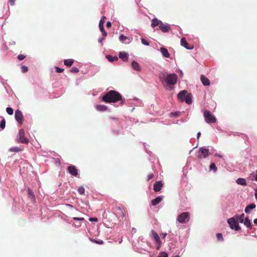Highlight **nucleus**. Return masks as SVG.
<instances>
[{
    "label": "nucleus",
    "instance_id": "nucleus-1",
    "mask_svg": "<svg viewBox=\"0 0 257 257\" xmlns=\"http://www.w3.org/2000/svg\"><path fill=\"white\" fill-rule=\"evenodd\" d=\"M102 100L106 103H115L120 101V104L124 103V100L122 99L121 95L115 90H110L102 97Z\"/></svg>",
    "mask_w": 257,
    "mask_h": 257
},
{
    "label": "nucleus",
    "instance_id": "nucleus-2",
    "mask_svg": "<svg viewBox=\"0 0 257 257\" xmlns=\"http://www.w3.org/2000/svg\"><path fill=\"white\" fill-rule=\"evenodd\" d=\"M160 79L164 86L171 87L177 83L178 76L175 73L166 74L164 73L160 77Z\"/></svg>",
    "mask_w": 257,
    "mask_h": 257
},
{
    "label": "nucleus",
    "instance_id": "nucleus-3",
    "mask_svg": "<svg viewBox=\"0 0 257 257\" xmlns=\"http://www.w3.org/2000/svg\"><path fill=\"white\" fill-rule=\"evenodd\" d=\"M190 219V213L188 212H184L178 216L177 221L181 223H187Z\"/></svg>",
    "mask_w": 257,
    "mask_h": 257
},
{
    "label": "nucleus",
    "instance_id": "nucleus-4",
    "mask_svg": "<svg viewBox=\"0 0 257 257\" xmlns=\"http://www.w3.org/2000/svg\"><path fill=\"white\" fill-rule=\"evenodd\" d=\"M203 115L205 121L208 123H215L216 122L215 117L212 115L209 110H205L203 113Z\"/></svg>",
    "mask_w": 257,
    "mask_h": 257
},
{
    "label": "nucleus",
    "instance_id": "nucleus-5",
    "mask_svg": "<svg viewBox=\"0 0 257 257\" xmlns=\"http://www.w3.org/2000/svg\"><path fill=\"white\" fill-rule=\"evenodd\" d=\"M209 155V152L208 149L201 148L198 151L197 157L199 159H202L207 158Z\"/></svg>",
    "mask_w": 257,
    "mask_h": 257
},
{
    "label": "nucleus",
    "instance_id": "nucleus-6",
    "mask_svg": "<svg viewBox=\"0 0 257 257\" xmlns=\"http://www.w3.org/2000/svg\"><path fill=\"white\" fill-rule=\"evenodd\" d=\"M18 137L19 142L21 143L28 144L29 142V140L25 136V131L24 129H21L19 131Z\"/></svg>",
    "mask_w": 257,
    "mask_h": 257
},
{
    "label": "nucleus",
    "instance_id": "nucleus-7",
    "mask_svg": "<svg viewBox=\"0 0 257 257\" xmlns=\"http://www.w3.org/2000/svg\"><path fill=\"white\" fill-rule=\"evenodd\" d=\"M227 222L231 229H235L237 231L240 230L241 228L239 227L238 222L234 218H230L228 219Z\"/></svg>",
    "mask_w": 257,
    "mask_h": 257
},
{
    "label": "nucleus",
    "instance_id": "nucleus-8",
    "mask_svg": "<svg viewBox=\"0 0 257 257\" xmlns=\"http://www.w3.org/2000/svg\"><path fill=\"white\" fill-rule=\"evenodd\" d=\"M115 214L118 218H123L125 217L126 214V211L122 206H117L115 208Z\"/></svg>",
    "mask_w": 257,
    "mask_h": 257
},
{
    "label": "nucleus",
    "instance_id": "nucleus-9",
    "mask_svg": "<svg viewBox=\"0 0 257 257\" xmlns=\"http://www.w3.org/2000/svg\"><path fill=\"white\" fill-rule=\"evenodd\" d=\"M15 118L20 124H22L23 123L24 117L21 110L17 109L16 111Z\"/></svg>",
    "mask_w": 257,
    "mask_h": 257
},
{
    "label": "nucleus",
    "instance_id": "nucleus-10",
    "mask_svg": "<svg viewBox=\"0 0 257 257\" xmlns=\"http://www.w3.org/2000/svg\"><path fill=\"white\" fill-rule=\"evenodd\" d=\"M68 172L73 176H77L78 175V170L74 166H69L67 168Z\"/></svg>",
    "mask_w": 257,
    "mask_h": 257
},
{
    "label": "nucleus",
    "instance_id": "nucleus-11",
    "mask_svg": "<svg viewBox=\"0 0 257 257\" xmlns=\"http://www.w3.org/2000/svg\"><path fill=\"white\" fill-rule=\"evenodd\" d=\"M163 186V184L161 181H157L154 184L153 189L155 192H159L161 190Z\"/></svg>",
    "mask_w": 257,
    "mask_h": 257
},
{
    "label": "nucleus",
    "instance_id": "nucleus-12",
    "mask_svg": "<svg viewBox=\"0 0 257 257\" xmlns=\"http://www.w3.org/2000/svg\"><path fill=\"white\" fill-rule=\"evenodd\" d=\"M119 40L120 42L124 44H129L131 40L129 37H127L123 34H121L119 37Z\"/></svg>",
    "mask_w": 257,
    "mask_h": 257
},
{
    "label": "nucleus",
    "instance_id": "nucleus-13",
    "mask_svg": "<svg viewBox=\"0 0 257 257\" xmlns=\"http://www.w3.org/2000/svg\"><path fill=\"white\" fill-rule=\"evenodd\" d=\"M181 44L182 46L184 47L185 48L191 50L193 48V46L192 45L189 46L185 38H182L181 40Z\"/></svg>",
    "mask_w": 257,
    "mask_h": 257
},
{
    "label": "nucleus",
    "instance_id": "nucleus-14",
    "mask_svg": "<svg viewBox=\"0 0 257 257\" xmlns=\"http://www.w3.org/2000/svg\"><path fill=\"white\" fill-rule=\"evenodd\" d=\"M159 28L164 33L168 32L170 30V27L169 25L164 24L163 23L160 25Z\"/></svg>",
    "mask_w": 257,
    "mask_h": 257
},
{
    "label": "nucleus",
    "instance_id": "nucleus-15",
    "mask_svg": "<svg viewBox=\"0 0 257 257\" xmlns=\"http://www.w3.org/2000/svg\"><path fill=\"white\" fill-rule=\"evenodd\" d=\"M187 91L185 90L180 91L178 94V98L182 102L184 101L185 97L186 95Z\"/></svg>",
    "mask_w": 257,
    "mask_h": 257
},
{
    "label": "nucleus",
    "instance_id": "nucleus-16",
    "mask_svg": "<svg viewBox=\"0 0 257 257\" xmlns=\"http://www.w3.org/2000/svg\"><path fill=\"white\" fill-rule=\"evenodd\" d=\"M152 238L156 243L161 241L158 233L153 230L152 231Z\"/></svg>",
    "mask_w": 257,
    "mask_h": 257
},
{
    "label": "nucleus",
    "instance_id": "nucleus-17",
    "mask_svg": "<svg viewBox=\"0 0 257 257\" xmlns=\"http://www.w3.org/2000/svg\"><path fill=\"white\" fill-rule=\"evenodd\" d=\"M200 79L202 84L205 86H208L210 84L209 80L205 76L202 75L200 76Z\"/></svg>",
    "mask_w": 257,
    "mask_h": 257
},
{
    "label": "nucleus",
    "instance_id": "nucleus-18",
    "mask_svg": "<svg viewBox=\"0 0 257 257\" xmlns=\"http://www.w3.org/2000/svg\"><path fill=\"white\" fill-rule=\"evenodd\" d=\"M160 51L164 57L166 58H169L170 57V54L166 48L161 47L160 48Z\"/></svg>",
    "mask_w": 257,
    "mask_h": 257
},
{
    "label": "nucleus",
    "instance_id": "nucleus-19",
    "mask_svg": "<svg viewBox=\"0 0 257 257\" xmlns=\"http://www.w3.org/2000/svg\"><path fill=\"white\" fill-rule=\"evenodd\" d=\"M184 101L188 104H190L192 102V95L191 93H187L185 97Z\"/></svg>",
    "mask_w": 257,
    "mask_h": 257
},
{
    "label": "nucleus",
    "instance_id": "nucleus-20",
    "mask_svg": "<svg viewBox=\"0 0 257 257\" xmlns=\"http://www.w3.org/2000/svg\"><path fill=\"white\" fill-rule=\"evenodd\" d=\"M128 54L124 52H120L119 53V57L123 61H125L128 59Z\"/></svg>",
    "mask_w": 257,
    "mask_h": 257
},
{
    "label": "nucleus",
    "instance_id": "nucleus-21",
    "mask_svg": "<svg viewBox=\"0 0 257 257\" xmlns=\"http://www.w3.org/2000/svg\"><path fill=\"white\" fill-rule=\"evenodd\" d=\"M162 22L160 20H158L157 19H154L152 20L151 26L153 28L155 27L156 26H159L160 27V25L162 24Z\"/></svg>",
    "mask_w": 257,
    "mask_h": 257
},
{
    "label": "nucleus",
    "instance_id": "nucleus-22",
    "mask_svg": "<svg viewBox=\"0 0 257 257\" xmlns=\"http://www.w3.org/2000/svg\"><path fill=\"white\" fill-rule=\"evenodd\" d=\"M163 198L161 196H158L154 199H153L151 201L152 204L153 206H156L160 203L162 200Z\"/></svg>",
    "mask_w": 257,
    "mask_h": 257
},
{
    "label": "nucleus",
    "instance_id": "nucleus-23",
    "mask_svg": "<svg viewBox=\"0 0 257 257\" xmlns=\"http://www.w3.org/2000/svg\"><path fill=\"white\" fill-rule=\"evenodd\" d=\"M132 66L133 69L136 71H140L141 70L140 64L135 61L132 62Z\"/></svg>",
    "mask_w": 257,
    "mask_h": 257
},
{
    "label": "nucleus",
    "instance_id": "nucleus-24",
    "mask_svg": "<svg viewBox=\"0 0 257 257\" xmlns=\"http://www.w3.org/2000/svg\"><path fill=\"white\" fill-rule=\"evenodd\" d=\"M95 108L98 111H104L107 110V107L104 105L98 104L95 106Z\"/></svg>",
    "mask_w": 257,
    "mask_h": 257
},
{
    "label": "nucleus",
    "instance_id": "nucleus-25",
    "mask_svg": "<svg viewBox=\"0 0 257 257\" xmlns=\"http://www.w3.org/2000/svg\"><path fill=\"white\" fill-rule=\"evenodd\" d=\"M255 207V205L254 204H250L247 205L245 208V212L246 213H249L250 212V210L251 209H253Z\"/></svg>",
    "mask_w": 257,
    "mask_h": 257
},
{
    "label": "nucleus",
    "instance_id": "nucleus-26",
    "mask_svg": "<svg viewBox=\"0 0 257 257\" xmlns=\"http://www.w3.org/2000/svg\"><path fill=\"white\" fill-rule=\"evenodd\" d=\"M74 60L71 59H66L64 61V65L68 67L72 66Z\"/></svg>",
    "mask_w": 257,
    "mask_h": 257
},
{
    "label": "nucleus",
    "instance_id": "nucleus-27",
    "mask_svg": "<svg viewBox=\"0 0 257 257\" xmlns=\"http://www.w3.org/2000/svg\"><path fill=\"white\" fill-rule=\"evenodd\" d=\"M243 223H244V224L247 227V228H251V223H250V220L249 219V218L248 217H246L244 220H243Z\"/></svg>",
    "mask_w": 257,
    "mask_h": 257
},
{
    "label": "nucleus",
    "instance_id": "nucleus-28",
    "mask_svg": "<svg viewBox=\"0 0 257 257\" xmlns=\"http://www.w3.org/2000/svg\"><path fill=\"white\" fill-rule=\"evenodd\" d=\"M236 182L238 184L241 185H246L245 180L243 178H238L237 179Z\"/></svg>",
    "mask_w": 257,
    "mask_h": 257
},
{
    "label": "nucleus",
    "instance_id": "nucleus-29",
    "mask_svg": "<svg viewBox=\"0 0 257 257\" xmlns=\"http://www.w3.org/2000/svg\"><path fill=\"white\" fill-rule=\"evenodd\" d=\"M107 60L111 62H112L114 61H117L118 60V58L117 57H113L111 55H107L106 56Z\"/></svg>",
    "mask_w": 257,
    "mask_h": 257
},
{
    "label": "nucleus",
    "instance_id": "nucleus-30",
    "mask_svg": "<svg viewBox=\"0 0 257 257\" xmlns=\"http://www.w3.org/2000/svg\"><path fill=\"white\" fill-rule=\"evenodd\" d=\"M105 19H106V17L105 16H103L101 18V20L100 21L99 24V27L100 30H101V28H102V29H104V27H103V24L104 23V20Z\"/></svg>",
    "mask_w": 257,
    "mask_h": 257
},
{
    "label": "nucleus",
    "instance_id": "nucleus-31",
    "mask_svg": "<svg viewBox=\"0 0 257 257\" xmlns=\"http://www.w3.org/2000/svg\"><path fill=\"white\" fill-rule=\"evenodd\" d=\"M9 151L13 152H19L22 151V149L18 147H12L10 149Z\"/></svg>",
    "mask_w": 257,
    "mask_h": 257
},
{
    "label": "nucleus",
    "instance_id": "nucleus-32",
    "mask_svg": "<svg viewBox=\"0 0 257 257\" xmlns=\"http://www.w3.org/2000/svg\"><path fill=\"white\" fill-rule=\"evenodd\" d=\"M78 192L80 195H83L85 192V189L83 186H80L78 188Z\"/></svg>",
    "mask_w": 257,
    "mask_h": 257
},
{
    "label": "nucleus",
    "instance_id": "nucleus-33",
    "mask_svg": "<svg viewBox=\"0 0 257 257\" xmlns=\"http://www.w3.org/2000/svg\"><path fill=\"white\" fill-rule=\"evenodd\" d=\"M90 240L93 242H95L97 244H103V241L101 240H96L94 239H90Z\"/></svg>",
    "mask_w": 257,
    "mask_h": 257
},
{
    "label": "nucleus",
    "instance_id": "nucleus-34",
    "mask_svg": "<svg viewBox=\"0 0 257 257\" xmlns=\"http://www.w3.org/2000/svg\"><path fill=\"white\" fill-rule=\"evenodd\" d=\"M210 169L213 170L214 172H216L217 170V167L215 164L212 163L210 165Z\"/></svg>",
    "mask_w": 257,
    "mask_h": 257
},
{
    "label": "nucleus",
    "instance_id": "nucleus-35",
    "mask_svg": "<svg viewBox=\"0 0 257 257\" xmlns=\"http://www.w3.org/2000/svg\"><path fill=\"white\" fill-rule=\"evenodd\" d=\"M7 112L9 115H12L13 114V109L11 107H7L6 109Z\"/></svg>",
    "mask_w": 257,
    "mask_h": 257
},
{
    "label": "nucleus",
    "instance_id": "nucleus-36",
    "mask_svg": "<svg viewBox=\"0 0 257 257\" xmlns=\"http://www.w3.org/2000/svg\"><path fill=\"white\" fill-rule=\"evenodd\" d=\"M22 72L23 73H26L28 70V68L27 66H26L25 65H23L21 67Z\"/></svg>",
    "mask_w": 257,
    "mask_h": 257
},
{
    "label": "nucleus",
    "instance_id": "nucleus-37",
    "mask_svg": "<svg viewBox=\"0 0 257 257\" xmlns=\"http://www.w3.org/2000/svg\"><path fill=\"white\" fill-rule=\"evenodd\" d=\"M6 125V121L5 119H3L0 123V127L4 129Z\"/></svg>",
    "mask_w": 257,
    "mask_h": 257
},
{
    "label": "nucleus",
    "instance_id": "nucleus-38",
    "mask_svg": "<svg viewBox=\"0 0 257 257\" xmlns=\"http://www.w3.org/2000/svg\"><path fill=\"white\" fill-rule=\"evenodd\" d=\"M70 72L72 73H78L79 69L76 67H73L70 70Z\"/></svg>",
    "mask_w": 257,
    "mask_h": 257
},
{
    "label": "nucleus",
    "instance_id": "nucleus-39",
    "mask_svg": "<svg viewBox=\"0 0 257 257\" xmlns=\"http://www.w3.org/2000/svg\"><path fill=\"white\" fill-rule=\"evenodd\" d=\"M158 257H168V255L166 252L163 251L160 253Z\"/></svg>",
    "mask_w": 257,
    "mask_h": 257
},
{
    "label": "nucleus",
    "instance_id": "nucleus-40",
    "mask_svg": "<svg viewBox=\"0 0 257 257\" xmlns=\"http://www.w3.org/2000/svg\"><path fill=\"white\" fill-rule=\"evenodd\" d=\"M141 42H142V44L143 45H146V46H149V43L146 40H145L144 38H142L141 39Z\"/></svg>",
    "mask_w": 257,
    "mask_h": 257
},
{
    "label": "nucleus",
    "instance_id": "nucleus-41",
    "mask_svg": "<svg viewBox=\"0 0 257 257\" xmlns=\"http://www.w3.org/2000/svg\"><path fill=\"white\" fill-rule=\"evenodd\" d=\"M216 237L218 240H223V238L221 233H218L216 234Z\"/></svg>",
    "mask_w": 257,
    "mask_h": 257
},
{
    "label": "nucleus",
    "instance_id": "nucleus-42",
    "mask_svg": "<svg viewBox=\"0 0 257 257\" xmlns=\"http://www.w3.org/2000/svg\"><path fill=\"white\" fill-rule=\"evenodd\" d=\"M73 219L75 220H77V221H84V218L82 217H73Z\"/></svg>",
    "mask_w": 257,
    "mask_h": 257
},
{
    "label": "nucleus",
    "instance_id": "nucleus-43",
    "mask_svg": "<svg viewBox=\"0 0 257 257\" xmlns=\"http://www.w3.org/2000/svg\"><path fill=\"white\" fill-rule=\"evenodd\" d=\"M55 69L57 73H61L64 71L63 69L60 68L59 67L57 66L55 67Z\"/></svg>",
    "mask_w": 257,
    "mask_h": 257
},
{
    "label": "nucleus",
    "instance_id": "nucleus-44",
    "mask_svg": "<svg viewBox=\"0 0 257 257\" xmlns=\"http://www.w3.org/2000/svg\"><path fill=\"white\" fill-rule=\"evenodd\" d=\"M28 192L29 195L30 196H31L32 198H34L35 197V196H34L33 192L29 188L28 189Z\"/></svg>",
    "mask_w": 257,
    "mask_h": 257
},
{
    "label": "nucleus",
    "instance_id": "nucleus-45",
    "mask_svg": "<svg viewBox=\"0 0 257 257\" xmlns=\"http://www.w3.org/2000/svg\"><path fill=\"white\" fill-rule=\"evenodd\" d=\"M26 58V56L22 54H20L18 56V59L20 60H22Z\"/></svg>",
    "mask_w": 257,
    "mask_h": 257
},
{
    "label": "nucleus",
    "instance_id": "nucleus-46",
    "mask_svg": "<svg viewBox=\"0 0 257 257\" xmlns=\"http://www.w3.org/2000/svg\"><path fill=\"white\" fill-rule=\"evenodd\" d=\"M244 213H242L240 215V217L239 218V221L241 223H243V220H244Z\"/></svg>",
    "mask_w": 257,
    "mask_h": 257
},
{
    "label": "nucleus",
    "instance_id": "nucleus-47",
    "mask_svg": "<svg viewBox=\"0 0 257 257\" xmlns=\"http://www.w3.org/2000/svg\"><path fill=\"white\" fill-rule=\"evenodd\" d=\"M100 31L102 33V35L104 37H106L107 36V33L105 31L104 29H102V28H101V30H100Z\"/></svg>",
    "mask_w": 257,
    "mask_h": 257
},
{
    "label": "nucleus",
    "instance_id": "nucleus-48",
    "mask_svg": "<svg viewBox=\"0 0 257 257\" xmlns=\"http://www.w3.org/2000/svg\"><path fill=\"white\" fill-rule=\"evenodd\" d=\"M154 177V174L153 173L150 174L148 176L147 181H149Z\"/></svg>",
    "mask_w": 257,
    "mask_h": 257
},
{
    "label": "nucleus",
    "instance_id": "nucleus-49",
    "mask_svg": "<svg viewBox=\"0 0 257 257\" xmlns=\"http://www.w3.org/2000/svg\"><path fill=\"white\" fill-rule=\"evenodd\" d=\"M89 220L90 221H94V222H97L98 221V219L96 217H92V218H90L89 219Z\"/></svg>",
    "mask_w": 257,
    "mask_h": 257
},
{
    "label": "nucleus",
    "instance_id": "nucleus-50",
    "mask_svg": "<svg viewBox=\"0 0 257 257\" xmlns=\"http://www.w3.org/2000/svg\"><path fill=\"white\" fill-rule=\"evenodd\" d=\"M156 243L157 244L156 249L157 250H159L161 247V244H162L161 241H160V242H157Z\"/></svg>",
    "mask_w": 257,
    "mask_h": 257
},
{
    "label": "nucleus",
    "instance_id": "nucleus-51",
    "mask_svg": "<svg viewBox=\"0 0 257 257\" xmlns=\"http://www.w3.org/2000/svg\"><path fill=\"white\" fill-rule=\"evenodd\" d=\"M15 0H10L9 3L10 4V5L13 6L14 5Z\"/></svg>",
    "mask_w": 257,
    "mask_h": 257
},
{
    "label": "nucleus",
    "instance_id": "nucleus-52",
    "mask_svg": "<svg viewBox=\"0 0 257 257\" xmlns=\"http://www.w3.org/2000/svg\"><path fill=\"white\" fill-rule=\"evenodd\" d=\"M111 26V23L110 22H107L106 23V27L109 28Z\"/></svg>",
    "mask_w": 257,
    "mask_h": 257
},
{
    "label": "nucleus",
    "instance_id": "nucleus-53",
    "mask_svg": "<svg viewBox=\"0 0 257 257\" xmlns=\"http://www.w3.org/2000/svg\"><path fill=\"white\" fill-rule=\"evenodd\" d=\"M81 223L79 222L78 223V224H76L75 223L74 224V226H76V227H80L81 226Z\"/></svg>",
    "mask_w": 257,
    "mask_h": 257
},
{
    "label": "nucleus",
    "instance_id": "nucleus-54",
    "mask_svg": "<svg viewBox=\"0 0 257 257\" xmlns=\"http://www.w3.org/2000/svg\"><path fill=\"white\" fill-rule=\"evenodd\" d=\"M162 235H163V238H165L166 237V236L167 235V233H163Z\"/></svg>",
    "mask_w": 257,
    "mask_h": 257
},
{
    "label": "nucleus",
    "instance_id": "nucleus-55",
    "mask_svg": "<svg viewBox=\"0 0 257 257\" xmlns=\"http://www.w3.org/2000/svg\"><path fill=\"white\" fill-rule=\"evenodd\" d=\"M200 135H201V133H200V132H198V133H197V139H199V137H200Z\"/></svg>",
    "mask_w": 257,
    "mask_h": 257
},
{
    "label": "nucleus",
    "instance_id": "nucleus-56",
    "mask_svg": "<svg viewBox=\"0 0 257 257\" xmlns=\"http://www.w3.org/2000/svg\"><path fill=\"white\" fill-rule=\"evenodd\" d=\"M253 222L254 224H257V218L254 219Z\"/></svg>",
    "mask_w": 257,
    "mask_h": 257
},
{
    "label": "nucleus",
    "instance_id": "nucleus-57",
    "mask_svg": "<svg viewBox=\"0 0 257 257\" xmlns=\"http://www.w3.org/2000/svg\"><path fill=\"white\" fill-rule=\"evenodd\" d=\"M215 156H217V157H218L219 158H222V156L220 155H218V154H215Z\"/></svg>",
    "mask_w": 257,
    "mask_h": 257
},
{
    "label": "nucleus",
    "instance_id": "nucleus-58",
    "mask_svg": "<svg viewBox=\"0 0 257 257\" xmlns=\"http://www.w3.org/2000/svg\"><path fill=\"white\" fill-rule=\"evenodd\" d=\"M255 179L257 181V174L255 175Z\"/></svg>",
    "mask_w": 257,
    "mask_h": 257
},
{
    "label": "nucleus",
    "instance_id": "nucleus-59",
    "mask_svg": "<svg viewBox=\"0 0 257 257\" xmlns=\"http://www.w3.org/2000/svg\"><path fill=\"white\" fill-rule=\"evenodd\" d=\"M255 196L256 198H257V191H256V192H255Z\"/></svg>",
    "mask_w": 257,
    "mask_h": 257
}]
</instances>
